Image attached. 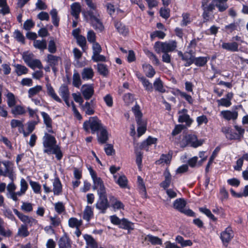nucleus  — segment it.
<instances>
[{
    "label": "nucleus",
    "mask_w": 248,
    "mask_h": 248,
    "mask_svg": "<svg viewBox=\"0 0 248 248\" xmlns=\"http://www.w3.org/2000/svg\"><path fill=\"white\" fill-rule=\"evenodd\" d=\"M85 0L90 10L84 14V16L90 21L91 25L95 30L102 31L104 29V26L101 15L96 9V4L93 3L92 0Z\"/></svg>",
    "instance_id": "nucleus-1"
},
{
    "label": "nucleus",
    "mask_w": 248,
    "mask_h": 248,
    "mask_svg": "<svg viewBox=\"0 0 248 248\" xmlns=\"http://www.w3.org/2000/svg\"><path fill=\"white\" fill-rule=\"evenodd\" d=\"M43 144L44 147V152L48 155L55 154L58 160H60L62 154L60 147L57 145L55 138L47 133H45L43 138Z\"/></svg>",
    "instance_id": "nucleus-2"
},
{
    "label": "nucleus",
    "mask_w": 248,
    "mask_h": 248,
    "mask_svg": "<svg viewBox=\"0 0 248 248\" xmlns=\"http://www.w3.org/2000/svg\"><path fill=\"white\" fill-rule=\"evenodd\" d=\"M177 47V43L174 40L168 42H156L154 45V49L157 53L160 52H171L174 51Z\"/></svg>",
    "instance_id": "nucleus-3"
},
{
    "label": "nucleus",
    "mask_w": 248,
    "mask_h": 248,
    "mask_svg": "<svg viewBox=\"0 0 248 248\" xmlns=\"http://www.w3.org/2000/svg\"><path fill=\"white\" fill-rule=\"evenodd\" d=\"M103 126L101 121L97 117H90L89 120L85 121L83 124V128L86 131L91 129L92 133L101 130Z\"/></svg>",
    "instance_id": "nucleus-4"
},
{
    "label": "nucleus",
    "mask_w": 248,
    "mask_h": 248,
    "mask_svg": "<svg viewBox=\"0 0 248 248\" xmlns=\"http://www.w3.org/2000/svg\"><path fill=\"white\" fill-rule=\"evenodd\" d=\"M0 176H7L13 181L15 176L13 171V164L9 161H0Z\"/></svg>",
    "instance_id": "nucleus-5"
},
{
    "label": "nucleus",
    "mask_w": 248,
    "mask_h": 248,
    "mask_svg": "<svg viewBox=\"0 0 248 248\" xmlns=\"http://www.w3.org/2000/svg\"><path fill=\"white\" fill-rule=\"evenodd\" d=\"M186 202L183 199H177L173 203V207L180 212L188 216L194 217L195 213L190 209H185Z\"/></svg>",
    "instance_id": "nucleus-6"
},
{
    "label": "nucleus",
    "mask_w": 248,
    "mask_h": 248,
    "mask_svg": "<svg viewBox=\"0 0 248 248\" xmlns=\"http://www.w3.org/2000/svg\"><path fill=\"white\" fill-rule=\"evenodd\" d=\"M89 170L93 182V189L97 190V194L106 192V189L102 179L100 177L97 176L95 172L92 168L90 167L89 168Z\"/></svg>",
    "instance_id": "nucleus-7"
},
{
    "label": "nucleus",
    "mask_w": 248,
    "mask_h": 248,
    "mask_svg": "<svg viewBox=\"0 0 248 248\" xmlns=\"http://www.w3.org/2000/svg\"><path fill=\"white\" fill-rule=\"evenodd\" d=\"M99 199L96 203V208L100 211V213L104 214L109 207V203L107 197L106 192L97 194Z\"/></svg>",
    "instance_id": "nucleus-8"
},
{
    "label": "nucleus",
    "mask_w": 248,
    "mask_h": 248,
    "mask_svg": "<svg viewBox=\"0 0 248 248\" xmlns=\"http://www.w3.org/2000/svg\"><path fill=\"white\" fill-rule=\"evenodd\" d=\"M234 236V232L230 227H228L220 233V238L223 245L227 247Z\"/></svg>",
    "instance_id": "nucleus-9"
},
{
    "label": "nucleus",
    "mask_w": 248,
    "mask_h": 248,
    "mask_svg": "<svg viewBox=\"0 0 248 248\" xmlns=\"http://www.w3.org/2000/svg\"><path fill=\"white\" fill-rule=\"evenodd\" d=\"M15 214L18 217L20 220L25 223L26 225H29L32 226L37 224V221L31 217L24 215L23 213L19 212L17 209H14Z\"/></svg>",
    "instance_id": "nucleus-10"
},
{
    "label": "nucleus",
    "mask_w": 248,
    "mask_h": 248,
    "mask_svg": "<svg viewBox=\"0 0 248 248\" xmlns=\"http://www.w3.org/2000/svg\"><path fill=\"white\" fill-rule=\"evenodd\" d=\"M179 114L178 117V122L179 123H186V124L190 126L193 122V120L190 118L187 114V110L186 109H183L179 111Z\"/></svg>",
    "instance_id": "nucleus-11"
},
{
    "label": "nucleus",
    "mask_w": 248,
    "mask_h": 248,
    "mask_svg": "<svg viewBox=\"0 0 248 248\" xmlns=\"http://www.w3.org/2000/svg\"><path fill=\"white\" fill-rule=\"evenodd\" d=\"M20 190L16 192V193L13 194V198H15V200H18V197L24 195L28 188V184L24 178H22L20 180Z\"/></svg>",
    "instance_id": "nucleus-12"
},
{
    "label": "nucleus",
    "mask_w": 248,
    "mask_h": 248,
    "mask_svg": "<svg viewBox=\"0 0 248 248\" xmlns=\"http://www.w3.org/2000/svg\"><path fill=\"white\" fill-rule=\"evenodd\" d=\"M95 104L93 100L90 102H86L84 104L81 105V109L85 113L88 115H91L94 113Z\"/></svg>",
    "instance_id": "nucleus-13"
},
{
    "label": "nucleus",
    "mask_w": 248,
    "mask_h": 248,
    "mask_svg": "<svg viewBox=\"0 0 248 248\" xmlns=\"http://www.w3.org/2000/svg\"><path fill=\"white\" fill-rule=\"evenodd\" d=\"M185 140L187 144H190L193 147H197L202 144V142L198 140L195 135L189 134L185 136Z\"/></svg>",
    "instance_id": "nucleus-14"
},
{
    "label": "nucleus",
    "mask_w": 248,
    "mask_h": 248,
    "mask_svg": "<svg viewBox=\"0 0 248 248\" xmlns=\"http://www.w3.org/2000/svg\"><path fill=\"white\" fill-rule=\"evenodd\" d=\"M82 93L86 100L90 99L94 94V89L91 85H84L82 88Z\"/></svg>",
    "instance_id": "nucleus-15"
},
{
    "label": "nucleus",
    "mask_w": 248,
    "mask_h": 248,
    "mask_svg": "<svg viewBox=\"0 0 248 248\" xmlns=\"http://www.w3.org/2000/svg\"><path fill=\"white\" fill-rule=\"evenodd\" d=\"M220 115L227 121L235 120L238 117V112L236 111L222 110L220 112Z\"/></svg>",
    "instance_id": "nucleus-16"
},
{
    "label": "nucleus",
    "mask_w": 248,
    "mask_h": 248,
    "mask_svg": "<svg viewBox=\"0 0 248 248\" xmlns=\"http://www.w3.org/2000/svg\"><path fill=\"white\" fill-rule=\"evenodd\" d=\"M61 61L60 57L54 56L52 54H48L47 56L46 62L52 67L53 71H55V66L58 65Z\"/></svg>",
    "instance_id": "nucleus-17"
},
{
    "label": "nucleus",
    "mask_w": 248,
    "mask_h": 248,
    "mask_svg": "<svg viewBox=\"0 0 248 248\" xmlns=\"http://www.w3.org/2000/svg\"><path fill=\"white\" fill-rule=\"evenodd\" d=\"M46 88L47 93L50 97H51L55 101H56L59 103L62 102V99L59 97V96L55 93L54 89H53V88L52 87V86L51 85V84L50 83H47L46 84Z\"/></svg>",
    "instance_id": "nucleus-18"
},
{
    "label": "nucleus",
    "mask_w": 248,
    "mask_h": 248,
    "mask_svg": "<svg viewBox=\"0 0 248 248\" xmlns=\"http://www.w3.org/2000/svg\"><path fill=\"white\" fill-rule=\"evenodd\" d=\"M239 44L235 42L231 43H223L221 47L225 50L232 52H236L238 50Z\"/></svg>",
    "instance_id": "nucleus-19"
},
{
    "label": "nucleus",
    "mask_w": 248,
    "mask_h": 248,
    "mask_svg": "<svg viewBox=\"0 0 248 248\" xmlns=\"http://www.w3.org/2000/svg\"><path fill=\"white\" fill-rule=\"evenodd\" d=\"M82 78L83 80L92 79L94 76V72L91 67H85L81 73Z\"/></svg>",
    "instance_id": "nucleus-20"
},
{
    "label": "nucleus",
    "mask_w": 248,
    "mask_h": 248,
    "mask_svg": "<svg viewBox=\"0 0 248 248\" xmlns=\"http://www.w3.org/2000/svg\"><path fill=\"white\" fill-rule=\"evenodd\" d=\"M109 201L111 205L114 210L124 209V205L123 203L114 196H110L109 197Z\"/></svg>",
    "instance_id": "nucleus-21"
},
{
    "label": "nucleus",
    "mask_w": 248,
    "mask_h": 248,
    "mask_svg": "<svg viewBox=\"0 0 248 248\" xmlns=\"http://www.w3.org/2000/svg\"><path fill=\"white\" fill-rule=\"evenodd\" d=\"M227 1L228 0H213V2L220 12L225 11L229 7Z\"/></svg>",
    "instance_id": "nucleus-22"
},
{
    "label": "nucleus",
    "mask_w": 248,
    "mask_h": 248,
    "mask_svg": "<svg viewBox=\"0 0 248 248\" xmlns=\"http://www.w3.org/2000/svg\"><path fill=\"white\" fill-rule=\"evenodd\" d=\"M71 15L74 16L76 19L79 17V14L81 12V5L78 2H75L71 5Z\"/></svg>",
    "instance_id": "nucleus-23"
},
{
    "label": "nucleus",
    "mask_w": 248,
    "mask_h": 248,
    "mask_svg": "<svg viewBox=\"0 0 248 248\" xmlns=\"http://www.w3.org/2000/svg\"><path fill=\"white\" fill-rule=\"evenodd\" d=\"M115 27L117 31L123 35H126L128 33V29L120 21H115Z\"/></svg>",
    "instance_id": "nucleus-24"
},
{
    "label": "nucleus",
    "mask_w": 248,
    "mask_h": 248,
    "mask_svg": "<svg viewBox=\"0 0 248 248\" xmlns=\"http://www.w3.org/2000/svg\"><path fill=\"white\" fill-rule=\"evenodd\" d=\"M53 192L55 195H59L62 191V186L60 179L56 177L53 182Z\"/></svg>",
    "instance_id": "nucleus-25"
},
{
    "label": "nucleus",
    "mask_w": 248,
    "mask_h": 248,
    "mask_svg": "<svg viewBox=\"0 0 248 248\" xmlns=\"http://www.w3.org/2000/svg\"><path fill=\"white\" fill-rule=\"evenodd\" d=\"M164 175L165 177V180L163 181L160 184V185L162 187H163L165 189H166L170 185L171 180V175H170V172L167 170H166L165 171V172L164 173Z\"/></svg>",
    "instance_id": "nucleus-26"
},
{
    "label": "nucleus",
    "mask_w": 248,
    "mask_h": 248,
    "mask_svg": "<svg viewBox=\"0 0 248 248\" xmlns=\"http://www.w3.org/2000/svg\"><path fill=\"white\" fill-rule=\"evenodd\" d=\"M59 247L63 248H70L71 247L70 240L67 235H64L60 239Z\"/></svg>",
    "instance_id": "nucleus-27"
},
{
    "label": "nucleus",
    "mask_w": 248,
    "mask_h": 248,
    "mask_svg": "<svg viewBox=\"0 0 248 248\" xmlns=\"http://www.w3.org/2000/svg\"><path fill=\"white\" fill-rule=\"evenodd\" d=\"M143 71L146 76L148 78H153L155 75V72L152 66L150 64H145L143 66Z\"/></svg>",
    "instance_id": "nucleus-28"
},
{
    "label": "nucleus",
    "mask_w": 248,
    "mask_h": 248,
    "mask_svg": "<svg viewBox=\"0 0 248 248\" xmlns=\"http://www.w3.org/2000/svg\"><path fill=\"white\" fill-rule=\"evenodd\" d=\"M137 123L138 124V127L137 129L138 136L140 137L146 131V124L145 122L143 121L141 119H137Z\"/></svg>",
    "instance_id": "nucleus-29"
},
{
    "label": "nucleus",
    "mask_w": 248,
    "mask_h": 248,
    "mask_svg": "<svg viewBox=\"0 0 248 248\" xmlns=\"http://www.w3.org/2000/svg\"><path fill=\"white\" fill-rule=\"evenodd\" d=\"M100 130V133L98 136V140L100 143L104 144L108 140V134L105 127Z\"/></svg>",
    "instance_id": "nucleus-30"
},
{
    "label": "nucleus",
    "mask_w": 248,
    "mask_h": 248,
    "mask_svg": "<svg viewBox=\"0 0 248 248\" xmlns=\"http://www.w3.org/2000/svg\"><path fill=\"white\" fill-rule=\"evenodd\" d=\"M29 235L27 225L22 224L18 228L16 235L19 237H26Z\"/></svg>",
    "instance_id": "nucleus-31"
},
{
    "label": "nucleus",
    "mask_w": 248,
    "mask_h": 248,
    "mask_svg": "<svg viewBox=\"0 0 248 248\" xmlns=\"http://www.w3.org/2000/svg\"><path fill=\"white\" fill-rule=\"evenodd\" d=\"M14 66L15 67V72L18 76L26 74L29 71L28 69L24 65L16 64L14 65Z\"/></svg>",
    "instance_id": "nucleus-32"
},
{
    "label": "nucleus",
    "mask_w": 248,
    "mask_h": 248,
    "mask_svg": "<svg viewBox=\"0 0 248 248\" xmlns=\"http://www.w3.org/2000/svg\"><path fill=\"white\" fill-rule=\"evenodd\" d=\"M42 90V86L41 85H36L28 90V97L32 98L34 96L38 94Z\"/></svg>",
    "instance_id": "nucleus-33"
},
{
    "label": "nucleus",
    "mask_w": 248,
    "mask_h": 248,
    "mask_svg": "<svg viewBox=\"0 0 248 248\" xmlns=\"http://www.w3.org/2000/svg\"><path fill=\"white\" fill-rule=\"evenodd\" d=\"M59 93L62 99L69 97L70 92L68 86L65 84L62 85L59 89Z\"/></svg>",
    "instance_id": "nucleus-34"
},
{
    "label": "nucleus",
    "mask_w": 248,
    "mask_h": 248,
    "mask_svg": "<svg viewBox=\"0 0 248 248\" xmlns=\"http://www.w3.org/2000/svg\"><path fill=\"white\" fill-rule=\"evenodd\" d=\"M209 59V58L206 57H197L193 60V63L197 66L202 67L206 64Z\"/></svg>",
    "instance_id": "nucleus-35"
},
{
    "label": "nucleus",
    "mask_w": 248,
    "mask_h": 248,
    "mask_svg": "<svg viewBox=\"0 0 248 248\" xmlns=\"http://www.w3.org/2000/svg\"><path fill=\"white\" fill-rule=\"evenodd\" d=\"M82 224L81 219H78L76 217H71L68 220V225L71 228H79Z\"/></svg>",
    "instance_id": "nucleus-36"
},
{
    "label": "nucleus",
    "mask_w": 248,
    "mask_h": 248,
    "mask_svg": "<svg viewBox=\"0 0 248 248\" xmlns=\"http://www.w3.org/2000/svg\"><path fill=\"white\" fill-rule=\"evenodd\" d=\"M119 226L120 228L128 230L134 229L133 224L125 218L121 219Z\"/></svg>",
    "instance_id": "nucleus-37"
},
{
    "label": "nucleus",
    "mask_w": 248,
    "mask_h": 248,
    "mask_svg": "<svg viewBox=\"0 0 248 248\" xmlns=\"http://www.w3.org/2000/svg\"><path fill=\"white\" fill-rule=\"evenodd\" d=\"M72 84L76 88H79L82 84L80 76L78 73L75 71L73 75Z\"/></svg>",
    "instance_id": "nucleus-38"
},
{
    "label": "nucleus",
    "mask_w": 248,
    "mask_h": 248,
    "mask_svg": "<svg viewBox=\"0 0 248 248\" xmlns=\"http://www.w3.org/2000/svg\"><path fill=\"white\" fill-rule=\"evenodd\" d=\"M145 240L149 241L152 244L154 245L162 244V240L160 238L152 235H147L145 237Z\"/></svg>",
    "instance_id": "nucleus-39"
},
{
    "label": "nucleus",
    "mask_w": 248,
    "mask_h": 248,
    "mask_svg": "<svg viewBox=\"0 0 248 248\" xmlns=\"http://www.w3.org/2000/svg\"><path fill=\"white\" fill-rule=\"evenodd\" d=\"M33 46L36 48L43 50L46 48L47 44L44 39L42 40H35L33 41Z\"/></svg>",
    "instance_id": "nucleus-40"
},
{
    "label": "nucleus",
    "mask_w": 248,
    "mask_h": 248,
    "mask_svg": "<svg viewBox=\"0 0 248 248\" xmlns=\"http://www.w3.org/2000/svg\"><path fill=\"white\" fill-rule=\"evenodd\" d=\"M22 56L23 60L28 66L34 59V55L32 53L29 52H23Z\"/></svg>",
    "instance_id": "nucleus-41"
},
{
    "label": "nucleus",
    "mask_w": 248,
    "mask_h": 248,
    "mask_svg": "<svg viewBox=\"0 0 248 248\" xmlns=\"http://www.w3.org/2000/svg\"><path fill=\"white\" fill-rule=\"evenodd\" d=\"M41 114L46 128H50L52 126V121L49 115L45 112H42Z\"/></svg>",
    "instance_id": "nucleus-42"
},
{
    "label": "nucleus",
    "mask_w": 248,
    "mask_h": 248,
    "mask_svg": "<svg viewBox=\"0 0 248 248\" xmlns=\"http://www.w3.org/2000/svg\"><path fill=\"white\" fill-rule=\"evenodd\" d=\"M93 216V209L91 206H87L83 212V218L87 221H89Z\"/></svg>",
    "instance_id": "nucleus-43"
},
{
    "label": "nucleus",
    "mask_w": 248,
    "mask_h": 248,
    "mask_svg": "<svg viewBox=\"0 0 248 248\" xmlns=\"http://www.w3.org/2000/svg\"><path fill=\"white\" fill-rule=\"evenodd\" d=\"M176 94L185 98L190 104H192L194 101L191 95L187 94L186 93L181 92L179 90L176 91Z\"/></svg>",
    "instance_id": "nucleus-44"
},
{
    "label": "nucleus",
    "mask_w": 248,
    "mask_h": 248,
    "mask_svg": "<svg viewBox=\"0 0 248 248\" xmlns=\"http://www.w3.org/2000/svg\"><path fill=\"white\" fill-rule=\"evenodd\" d=\"M208 2L209 0H202V6L203 10H205L206 11L211 12L215 9L216 5L213 1L209 5H207Z\"/></svg>",
    "instance_id": "nucleus-45"
},
{
    "label": "nucleus",
    "mask_w": 248,
    "mask_h": 248,
    "mask_svg": "<svg viewBox=\"0 0 248 248\" xmlns=\"http://www.w3.org/2000/svg\"><path fill=\"white\" fill-rule=\"evenodd\" d=\"M154 87L155 90L160 93L165 92V89L163 87V83L160 78H157L154 82Z\"/></svg>",
    "instance_id": "nucleus-46"
},
{
    "label": "nucleus",
    "mask_w": 248,
    "mask_h": 248,
    "mask_svg": "<svg viewBox=\"0 0 248 248\" xmlns=\"http://www.w3.org/2000/svg\"><path fill=\"white\" fill-rule=\"evenodd\" d=\"M84 239L86 241L87 244L92 248H97V244L94 239L89 235H85Z\"/></svg>",
    "instance_id": "nucleus-47"
},
{
    "label": "nucleus",
    "mask_w": 248,
    "mask_h": 248,
    "mask_svg": "<svg viewBox=\"0 0 248 248\" xmlns=\"http://www.w3.org/2000/svg\"><path fill=\"white\" fill-rule=\"evenodd\" d=\"M50 14L52 17V21L53 25L56 27H58L59 26L60 19L58 16V12L56 9H52L50 11Z\"/></svg>",
    "instance_id": "nucleus-48"
},
{
    "label": "nucleus",
    "mask_w": 248,
    "mask_h": 248,
    "mask_svg": "<svg viewBox=\"0 0 248 248\" xmlns=\"http://www.w3.org/2000/svg\"><path fill=\"white\" fill-rule=\"evenodd\" d=\"M7 98V104L10 108L13 107L16 104V98L14 94L8 92L6 94Z\"/></svg>",
    "instance_id": "nucleus-49"
},
{
    "label": "nucleus",
    "mask_w": 248,
    "mask_h": 248,
    "mask_svg": "<svg viewBox=\"0 0 248 248\" xmlns=\"http://www.w3.org/2000/svg\"><path fill=\"white\" fill-rule=\"evenodd\" d=\"M11 112L15 115H20L24 114L26 110L23 107L17 105L12 109Z\"/></svg>",
    "instance_id": "nucleus-50"
},
{
    "label": "nucleus",
    "mask_w": 248,
    "mask_h": 248,
    "mask_svg": "<svg viewBox=\"0 0 248 248\" xmlns=\"http://www.w3.org/2000/svg\"><path fill=\"white\" fill-rule=\"evenodd\" d=\"M28 66L33 70L35 68H38L39 69L43 68L41 62L39 60L36 59H34Z\"/></svg>",
    "instance_id": "nucleus-51"
},
{
    "label": "nucleus",
    "mask_w": 248,
    "mask_h": 248,
    "mask_svg": "<svg viewBox=\"0 0 248 248\" xmlns=\"http://www.w3.org/2000/svg\"><path fill=\"white\" fill-rule=\"evenodd\" d=\"M10 125L12 129L18 128L20 129V128L23 129L24 127L23 121L16 119H12L11 121Z\"/></svg>",
    "instance_id": "nucleus-52"
},
{
    "label": "nucleus",
    "mask_w": 248,
    "mask_h": 248,
    "mask_svg": "<svg viewBox=\"0 0 248 248\" xmlns=\"http://www.w3.org/2000/svg\"><path fill=\"white\" fill-rule=\"evenodd\" d=\"M142 84L144 87L145 90L149 92H152L153 91V87L152 84L149 82V80L145 78H141Z\"/></svg>",
    "instance_id": "nucleus-53"
},
{
    "label": "nucleus",
    "mask_w": 248,
    "mask_h": 248,
    "mask_svg": "<svg viewBox=\"0 0 248 248\" xmlns=\"http://www.w3.org/2000/svg\"><path fill=\"white\" fill-rule=\"evenodd\" d=\"M0 7L1 8L0 9V14L5 15L9 13V9L6 0H0Z\"/></svg>",
    "instance_id": "nucleus-54"
},
{
    "label": "nucleus",
    "mask_w": 248,
    "mask_h": 248,
    "mask_svg": "<svg viewBox=\"0 0 248 248\" xmlns=\"http://www.w3.org/2000/svg\"><path fill=\"white\" fill-rule=\"evenodd\" d=\"M13 181H12V182L10 184H9L7 186V189L9 192L10 198L14 201H17V200H15V198H14L13 196V193H16V192H15V190L16 189V186L13 182Z\"/></svg>",
    "instance_id": "nucleus-55"
},
{
    "label": "nucleus",
    "mask_w": 248,
    "mask_h": 248,
    "mask_svg": "<svg viewBox=\"0 0 248 248\" xmlns=\"http://www.w3.org/2000/svg\"><path fill=\"white\" fill-rule=\"evenodd\" d=\"M116 183L122 188H126L127 186V179L124 175L120 176L117 180Z\"/></svg>",
    "instance_id": "nucleus-56"
},
{
    "label": "nucleus",
    "mask_w": 248,
    "mask_h": 248,
    "mask_svg": "<svg viewBox=\"0 0 248 248\" xmlns=\"http://www.w3.org/2000/svg\"><path fill=\"white\" fill-rule=\"evenodd\" d=\"M199 210L202 213L206 215L208 217H209L212 220L214 221H217V218L215 217V216L212 214V213H211V211L209 209L206 208L201 207L199 208Z\"/></svg>",
    "instance_id": "nucleus-57"
},
{
    "label": "nucleus",
    "mask_w": 248,
    "mask_h": 248,
    "mask_svg": "<svg viewBox=\"0 0 248 248\" xmlns=\"http://www.w3.org/2000/svg\"><path fill=\"white\" fill-rule=\"evenodd\" d=\"M171 158V156L169 155H162L159 160L156 161L158 164L165 163L166 164L169 163Z\"/></svg>",
    "instance_id": "nucleus-58"
},
{
    "label": "nucleus",
    "mask_w": 248,
    "mask_h": 248,
    "mask_svg": "<svg viewBox=\"0 0 248 248\" xmlns=\"http://www.w3.org/2000/svg\"><path fill=\"white\" fill-rule=\"evenodd\" d=\"M146 54L147 55V56L149 58V59L152 61L154 64L156 65L159 64V60L153 52L149 50H147L146 51Z\"/></svg>",
    "instance_id": "nucleus-59"
},
{
    "label": "nucleus",
    "mask_w": 248,
    "mask_h": 248,
    "mask_svg": "<svg viewBox=\"0 0 248 248\" xmlns=\"http://www.w3.org/2000/svg\"><path fill=\"white\" fill-rule=\"evenodd\" d=\"M30 184L34 193H40V192H41V185L38 183H37L36 182L30 181Z\"/></svg>",
    "instance_id": "nucleus-60"
},
{
    "label": "nucleus",
    "mask_w": 248,
    "mask_h": 248,
    "mask_svg": "<svg viewBox=\"0 0 248 248\" xmlns=\"http://www.w3.org/2000/svg\"><path fill=\"white\" fill-rule=\"evenodd\" d=\"M87 38L88 42L90 43L93 44L96 43V35L95 32L92 30L88 31L87 35Z\"/></svg>",
    "instance_id": "nucleus-61"
},
{
    "label": "nucleus",
    "mask_w": 248,
    "mask_h": 248,
    "mask_svg": "<svg viewBox=\"0 0 248 248\" xmlns=\"http://www.w3.org/2000/svg\"><path fill=\"white\" fill-rule=\"evenodd\" d=\"M217 102L218 106H221L225 107H229L232 104L231 102L229 99L226 98H221L217 100Z\"/></svg>",
    "instance_id": "nucleus-62"
},
{
    "label": "nucleus",
    "mask_w": 248,
    "mask_h": 248,
    "mask_svg": "<svg viewBox=\"0 0 248 248\" xmlns=\"http://www.w3.org/2000/svg\"><path fill=\"white\" fill-rule=\"evenodd\" d=\"M166 36V34L161 31H154L151 34V38L153 39L155 37H158L160 39H163Z\"/></svg>",
    "instance_id": "nucleus-63"
},
{
    "label": "nucleus",
    "mask_w": 248,
    "mask_h": 248,
    "mask_svg": "<svg viewBox=\"0 0 248 248\" xmlns=\"http://www.w3.org/2000/svg\"><path fill=\"white\" fill-rule=\"evenodd\" d=\"M21 209L26 212H30L32 211V204L30 202H23L21 206Z\"/></svg>",
    "instance_id": "nucleus-64"
}]
</instances>
